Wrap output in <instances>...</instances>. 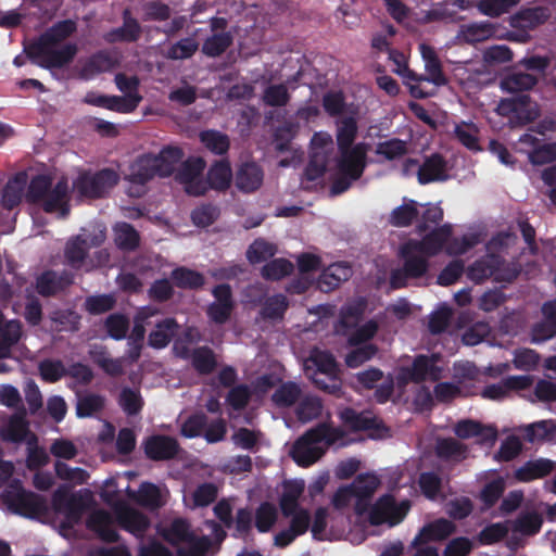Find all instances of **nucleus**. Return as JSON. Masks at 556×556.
<instances>
[{
    "instance_id": "1",
    "label": "nucleus",
    "mask_w": 556,
    "mask_h": 556,
    "mask_svg": "<svg viewBox=\"0 0 556 556\" xmlns=\"http://www.w3.org/2000/svg\"><path fill=\"white\" fill-rule=\"evenodd\" d=\"M357 134V124L353 117H344L338 123L337 142L340 150L339 173L340 177L331 187L333 194L348 190L351 184L357 180L365 167L369 146L357 143L352 147Z\"/></svg>"
},
{
    "instance_id": "2",
    "label": "nucleus",
    "mask_w": 556,
    "mask_h": 556,
    "mask_svg": "<svg viewBox=\"0 0 556 556\" xmlns=\"http://www.w3.org/2000/svg\"><path fill=\"white\" fill-rule=\"evenodd\" d=\"M26 199L63 218L70 213L68 181L62 177L53 185L50 176L38 175L30 180Z\"/></svg>"
},
{
    "instance_id": "3",
    "label": "nucleus",
    "mask_w": 556,
    "mask_h": 556,
    "mask_svg": "<svg viewBox=\"0 0 556 556\" xmlns=\"http://www.w3.org/2000/svg\"><path fill=\"white\" fill-rule=\"evenodd\" d=\"M343 437L344 432L340 428L320 424L306 431L294 442L290 455L296 464L309 466L325 454L327 447L337 443Z\"/></svg>"
},
{
    "instance_id": "4",
    "label": "nucleus",
    "mask_w": 556,
    "mask_h": 556,
    "mask_svg": "<svg viewBox=\"0 0 556 556\" xmlns=\"http://www.w3.org/2000/svg\"><path fill=\"white\" fill-rule=\"evenodd\" d=\"M304 368L314 382L331 394H339L341 383L337 378V364L331 354L314 349L304 363Z\"/></svg>"
},
{
    "instance_id": "5",
    "label": "nucleus",
    "mask_w": 556,
    "mask_h": 556,
    "mask_svg": "<svg viewBox=\"0 0 556 556\" xmlns=\"http://www.w3.org/2000/svg\"><path fill=\"white\" fill-rule=\"evenodd\" d=\"M77 51V45L72 42L53 43L37 41L28 47L27 55L39 66L61 68L74 60Z\"/></svg>"
},
{
    "instance_id": "6",
    "label": "nucleus",
    "mask_w": 556,
    "mask_h": 556,
    "mask_svg": "<svg viewBox=\"0 0 556 556\" xmlns=\"http://www.w3.org/2000/svg\"><path fill=\"white\" fill-rule=\"evenodd\" d=\"M162 534L174 545L184 544L177 549L178 556H204L211 546L208 538H195L190 532L189 523L182 519H176L169 526L164 527Z\"/></svg>"
},
{
    "instance_id": "7",
    "label": "nucleus",
    "mask_w": 556,
    "mask_h": 556,
    "mask_svg": "<svg viewBox=\"0 0 556 556\" xmlns=\"http://www.w3.org/2000/svg\"><path fill=\"white\" fill-rule=\"evenodd\" d=\"M496 112L507 117L513 126L529 124L541 114L539 104L527 94L501 100L496 106Z\"/></svg>"
},
{
    "instance_id": "8",
    "label": "nucleus",
    "mask_w": 556,
    "mask_h": 556,
    "mask_svg": "<svg viewBox=\"0 0 556 556\" xmlns=\"http://www.w3.org/2000/svg\"><path fill=\"white\" fill-rule=\"evenodd\" d=\"M440 357L437 354L418 355L410 367H403L396 376L399 386H405L408 382H422L426 380H439L441 378L442 368L438 366Z\"/></svg>"
},
{
    "instance_id": "9",
    "label": "nucleus",
    "mask_w": 556,
    "mask_h": 556,
    "mask_svg": "<svg viewBox=\"0 0 556 556\" xmlns=\"http://www.w3.org/2000/svg\"><path fill=\"white\" fill-rule=\"evenodd\" d=\"M402 254L405 258L403 269H395L391 274L390 283L392 288H402L406 283V278H418L428 269V262L425 254L418 249H410L409 242L402 248Z\"/></svg>"
},
{
    "instance_id": "10",
    "label": "nucleus",
    "mask_w": 556,
    "mask_h": 556,
    "mask_svg": "<svg viewBox=\"0 0 556 556\" xmlns=\"http://www.w3.org/2000/svg\"><path fill=\"white\" fill-rule=\"evenodd\" d=\"M118 181V175L112 169L97 174H83L74 182V189L87 198H99L112 189Z\"/></svg>"
},
{
    "instance_id": "11",
    "label": "nucleus",
    "mask_w": 556,
    "mask_h": 556,
    "mask_svg": "<svg viewBox=\"0 0 556 556\" xmlns=\"http://www.w3.org/2000/svg\"><path fill=\"white\" fill-rule=\"evenodd\" d=\"M104 240L105 231L102 228L91 235L80 233L72 237L64 248L66 263L74 268H79L88 254L89 248L100 245Z\"/></svg>"
},
{
    "instance_id": "12",
    "label": "nucleus",
    "mask_w": 556,
    "mask_h": 556,
    "mask_svg": "<svg viewBox=\"0 0 556 556\" xmlns=\"http://www.w3.org/2000/svg\"><path fill=\"white\" fill-rule=\"evenodd\" d=\"M410 504L408 501L396 503L390 495H384L372 506L369 515L372 525L388 523L395 526L400 523L408 513Z\"/></svg>"
},
{
    "instance_id": "13",
    "label": "nucleus",
    "mask_w": 556,
    "mask_h": 556,
    "mask_svg": "<svg viewBox=\"0 0 556 556\" xmlns=\"http://www.w3.org/2000/svg\"><path fill=\"white\" fill-rule=\"evenodd\" d=\"M342 422L351 430H368L374 439L390 437V429L378 420L371 413H357L352 408H344L340 412Z\"/></svg>"
},
{
    "instance_id": "14",
    "label": "nucleus",
    "mask_w": 556,
    "mask_h": 556,
    "mask_svg": "<svg viewBox=\"0 0 556 556\" xmlns=\"http://www.w3.org/2000/svg\"><path fill=\"white\" fill-rule=\"evenodd\" d=\"M227 26L228 21L224 17H212L210 20L212 35L202 45V52L205 55L217 58L232 45L233 34L227 30Z\"/></svg>"
},
{
    "instance_id": "15",
    "label": "nucleus",
    "mask_w": 556,
    "mask_h": 556,
    "mask_svg": "<svg viewBox=\"0 0 556 556\" xmlns=\"http://www.w3.org/2000/svg\"><path fill=\"white\" fill-rule=\"evenodd\" d=\"M0 435L3 441L15 444H27L29 441L36 440V434L29 429L24 409L9 417L0 429Z\"/></svg>"
},
{
    "instance_id": "16",
    "label": "nucleus",
    "mask_w": 556,
    "mask_h": 556,
    "mask_svg": "<svg viewBox=\"0 0 556 556\" xmlns=\"http://www.w3.org/2000/svg\"><path fill=\"white\" fill-rule=\"evenodd\" d=\"M205 167V163L200 157L187 160L178 173V179L185 185V190L191 195H202L205 193L207 186L201 178V174Z\"/></svg>"
},
{
    "instance_id": "17",
    "label": "nucleus",
    "mask_w": 556,
    "mask_h": 556,
    "mask_svg": "<svg viewBox=\"0 0 556 556\" xmlns=\"http://www.w3.org/2000/svg\"><path fill=\"white\" fill-rule=\"evenodd\" d=\"M126 493L128 498L151 510L159 509L164 506L168 498V491L166 488L159 486L150 482L141 483L137 491L127 488Z\"/></svg>"
},
{
    "instance_id": "18",
    "label": "nucleus",
    "mask_w": 556,
    "mask_h": 556,
    "mask_svg": "<svg viewBox=\"0 0 556 556\" xmlns=\"http://www.w3.org/2000/svg\"><path fill=\"white\" fill-rule=\"evenodd\" d=\"M52 506L55 511L64 514L70 523L77 522L83 513L81 495L71 494L65 486H61L52 495Z\"/></svg>"
},
{
    "instance_id": "19",
    "label": "nucleus",
    "mask_w": 556,
    "mask_h": 556,
    "mask_svg": "<svg viewBox=\"0 0 556 556\" xmlns=\"http://www.w3.org/2000/svg\"><path fill=\"white\" fill-rule=\"evenodd\" d=\"M114 511L118 525L136 536H142L150 527V521L144 514L124 503L117 504Z\"/></svg>"
},
{
    "instance_id": "20",
    "label": "nucleus",
    "mask_w": 556,
    "mask_h": 556,
    "mask_svg": "<svg viewBox=\"0 0 556 556\" xmlns=\"http://www.w3.org/2000/svg\"><path fill=\"white\" fill-rule=\"evenodd\" d=\"M5 497L9 502H11V505L14 507L15 511L24 516L34 517L41 514L46 509L45 501L40 496L27 492L21 488L14 489L12 498L11 492H8Z\"/></svg>"
},
{
    "instance_id": "21",
    "label": "nucleus",
    "mask_w": 556,
    "mask_h": 556,
    "mask_svg": "<svg viewBox=\"0 0 556 556\" xmlns=\"http://www.w3.org/2000/svg\"><path fill=\"white\" fill-rule=\"evenodd\" d=\"M264 181V170L255 162H245L238 166L235 174V185L238 190L251 193L258 190Z\"/></svg>"
},
{
    "instance_id": "22",
    "label": "nucleus",
    "mask_w": 556,
    "mask_h": 556,
    "mask_svg": "<svg viewBox=\"0 0 556 556\" xmlns=\"http://www.w3.org/2000/svg\"><path fill=\"white\" fill-rule=\"evenodd\" d=\"M455 434L460 439L476 438L478 443L494 444L497 431L492 426H483L478 421L465 419L458 421L454 427Z\"/></svg>"
},
{
    "instance_id": "23",
    "label": "nucleus",
    "mask_w": 556,
    "mask_h": 556,
    "mask_svg": "<svg viewBox=\"0 0 556 556\" xmlns=\"http://www.w3.org/2000/svg\"><path fill=\"white\" fill-rule=\"evenodd\" d=\"M213 294L215 301L208 306L207 314L214 323L224 324L228 320L233 307L231 289L228 285H219L214 288Z\"/></svg>"
},
{
    "instance_id": "24",
    "label": "nucleus",
    "mask_w": 556,
    "mask_h": 556,
    "mask_svg": "<svg viewBox=\"0 0 556 556\" xmlns=\"http://www.w3.org/2000/svg\"><path fill=\"white\" fill-rule=\"evenodd\" d=\"M496 31L497 26L490 22L464 24L457 31L456 41L462 45H476L493 38Z\"/></svg>"
},
{
    "instance_id": "25",
    "label": "nucleus",
    "mask_w": 556,
    "mask_h": 556,
    "mask_svg": "<svg viewBox=\"0 0 556 556\" xmlns=\"http://www.w3.org/2000/svg\"><path fill=\"white\" fill-rule=\"evenodd\" d=\"M451 233V225H444L431 231L421 241H409V248L418 249L428 257L437 255L450 239Z\"/></svg>"
},
{
    "instance_id": "26",
    "label": "nucleus",
    "mask_w": 556,
    "mask_h": 556,
    "mask_svg": "<svg viewBox=\"0 0 556 556\" xmlns=\"http://www.w3.org/2000/svg\"><path fill=\"white\" fill-rule=\"evenodd\" d=\"M379 480L374 475L358 476L351 484L355 495V510L363 514L367 509V502L378 489Z\"/></svg>"
},
{
    "instance_id": "27",
    "label": "nucleus",
    "mask_w": 556,
    "mask_h": 556,
    "mask_svg": "<svg viewBox=\"0 0 556 556\" xmlns=\"http://www.w3.org/2000/svg\"><path fill=\"white\" fill-rule=\"evenodd\" d=\"M144 450L149 458L165 460L173 458L178 453L179 445L174 438L154 435L147 440Z\"/></svg>"
},
{
    "instance_id": "28",
    "label": "nucleus",
    "mask_w": 556,
    "mask_h": 556,
    "mask_svg": "<svg viewBox=\"0 0 556 556\" xmlns=\"http://www.w3.org/2000/svg\"><path fill=\"white\" fill-rule=\"evenodd\" d=\"M353 271L348 263L339 262L328 266L318 279V287L321 291L329 292L342 282L349 280Z\"/></svg>"
},
{
    "instance_id": "29",
    "label": "nucleus",
    "mask_w": 556,
    "mask_h": 556,
    "mask_svg": "<svg viewBox=\"0 0 556 556\" xmlns=\"http://www.w3.org/2000/svg\"><path fill=\"white\" fill-rule=\"evenodd\" d=\"M419 50L425 62L426 76H418L417 80H426L433 83L437 86H443L446 84L441 68V63L438 59L435 51L427 43H421Z\"/></svg>"
},
{
    "instance_id": "30",
    "label": "nucleus",
    "mask_w": 556,
    "mask_h": 556,
    "mask_svg": "<svg viewBox=\"0 0 556 556\" xmlns=\"http://www.w3.org/2000/svg\"><path fill=\"white\" fill-rule=\"evenodd\" d=\"M455 531L453 522L446 519H439L425 526L418 535L413 540V546H419L431 541H442Z\"/></svg>"
},
{
    "instance_id": "31",
    "label": "nucleus",
    "mask_w": 556,
    "mask_h": 556,
    "mask_svg": "<svg viewBox=\"0 0 556 556\" xmlns=\"http://www.w3.org/2000/svg\"><path fill=\"white\" fill-rule=\"evenodd\" d=\"M141 35V26L139 22L131 16L128 9L123 12V25L118 28L112 29L105 34L104 39L108 42L118 41H137Z\"/></svg>"
},
{
    "instance_id": "32",
    "label": "nucleus",
    "mask_w": 556,
    "mask_h": 556,
    "mask_svg": "<svg viewBox=\"0 0 556 556\" xmlns=\"http://www.w3.org/2000/svg\"><path fill=\"white\" fill-rule=\"evenodd\" d=\"M87 523L102 540L109 542L117 541L118 534L115 529V520L110 513L102 509L94 510L89 516Z\"/></svg>"
},
{
    "instance_id": "33",
    "label": "nucleus",
    "mask_w": 556,
    "mask_h": 556,
    "mask_svg": "<svg viewBox=\"0 0 556 556\" xmlns=\"http://www.w3.org/2000/svg\"><path fill=\"white\" fill-rule=\"evenodd\" d=\"M549 15L548 9L543 7L522 9L510 17V25L515 28L533 29L545 23Z\"/></svg>"
},
{
    "instance_id": "34",
    "label": "nucleus",
    "mask_w": 556,
    "mask_h": 556,
    "mask_svg": "<svg viewBox=\"0 0 556 556\" xmlns=\"http://www.w3.org/2000/svg\"><path fill=\"white\" fill-rule=\"evenodd\" d=\"M447 178L446 163L439 154H432L418 167V181L422 185Z\"/></svg>"
},
{
    "instance_id": "35",
    "label": "nucleus",
    "mask_w": 556,
    "mask_h": 556,
    "mask_svg": "<svg viewBox=\"0 0 556 556\" xmlns=\"http://www.w3.org/2000/svg\"><path fill=\"white\" fill-rule=\"evenodd\" d=\"M531 384V379L527 376L509 377L498 383L484 388L482 396L490 400H501L511 390L526 389Z\"/></svg>"
},
{
    "instance_id": "36",
    "label": "nucleus",
    "mask_w": 556,
    "mask_h": 556,
    "mask_svg": "<svg viewBox=\"0 0 556 556\" xmlns=\"http://www.w3.org/2000/svg\"><path fill=\"white\" fill-rule=\"evenodd\" d=\"M73 282V277L70 274H56L54 271H47L37 279V291L43 296L54 295L62 291Z\"/></svg>"
},
{
    "instance_id": "37",
    "label": "nucleus",
    "mask_w": 556,
    "mask_h": 556,
    "mask_svg": "<svg viewBox=\"0 0 556 556\" xmlns=\"http://www.w3.org/2000/svg\"><path fill=\"white\" fill-rule=\"evenodd\" d=\"M91 361L110 376H121L124 372V358H113L106 349L92 345L89 350Z\"/></svg>"
},
{
    "instance_id": "38",
    "label": "nucleus",
    "mask_w": 556,
    "mask_h": 556,
    "mask_svg": "<svg viewBox=\"0 0 556 556\" xmlns=\"http://www.w3.org/2000/svg\"><path fill=\"white\" fill-rule=\"evenodd\" d=\"M555 463L549 459L530 460L516 470L515 477L521 482H529L546 477L553 471Z\"/></svg>"
},
{
    "instance_id": "39",
    "label": "nucleus",
    "mask_w": 556,
    "mask_h": 556,
    "mask_svg": "<svg viewBox=\"0 0 556 556\" xmlns=\"http://www.w3.org/2000/svg\"><path fill=\"white\" fill-rule=\"evenodd\" d=\"M178 329L174 318H164L154 323V327L149 333V345L154 349L165 348Z\"/></svg>"
},
{
    "instance_id": "40",
    "label": "nucleus",
    "mask_w": 556,
    "mask_h": 556,
    "mask_svg": "<svg viewBox=\"0 0 556 556\" xmlns=\"http://www.w3.org/2000/svg\"><path fill=\"white\" fill-rule=\"evenodd\" d=\"M184 152L177 147H167L157 155H152L155 161V169L159 176H169L176 166L181 162Z\"/></svg>"
},
{
    "instance_id": "41",
    "label": "nucleus",
    "mask_w": 556,
    "mask_h": 556,
    "mask_svg": "<svg viewBox=\"0 0 556 556\" xmlns=\"http://www.w3.org/2000/svg\"><path fill=\"white\" fill-rule=\"evenodd\" d=\"M154 163L155 161L152 160L150 154L139 157L129 167L128 180L138 185L146 184L157 175Z\"/></svg>"
},
{
    "instance_id": "42",
    "label": "nucleus",
    "mask_w": 556,
    "mask_h": 556,
    "mask_svg": "<svg viewBox=\"0 0 556 556\" xmlns=\"http://www.w3.org/2000/svg\"><path fill=\"white\" fill-rule=\"evenodd\" d=\"M453 137L466 148L478 151L480 150L479 127L472 122H460L454 125Z\"/></svg>"
},
{
    "instance_id": "43",
    "label": "nucleus",
    "mask_w": 556,
    "mask_h": 556,
    "mask_svg": "<svg viewBox=\"0 0 556 556\" xmlns=\"http://www.w3.org/2000/svg\"><path fill=\"white\" fill-rule=\"evenodd\" d=\"M303 481H289L283 484V492L280 498V508L287 517L294 514L298 509V500L304 491Z\"/></svg>"
},
{
    "instance_id": "44",
    "label": "nucleus",
    "mask_w": 556,
    "mask_h": 556,
    "mask_svg": "<svg viewBox=\"0 0 556 556\" xmlns=\"http://www.w3.org/2000/svg\"><path fill=\"white\" fill-rule=\"evenodd\" d=\"M116 61L106 53H98L85 62L80 70V76L89 79L104 72L113 70Z\"/></svg>"
},
{
    "instance_id": "45",
    "label": "nucleus",
    "mask_w": 556,
    "mask_h": 556,
    "mask_svg": "<svg viewBox=\"0 0 556 556\" xmlns=\"http://www.w3.org/2000/svg\"><path fill=\"white\" fill-rule=\"evenodd\" d=\"M115 244L125 251H131L138 248L140 243V236L138 231L128 223H117L114 228Z\"/></svg>"
},
{
    "instance_id": "46",
    "label": "nucleus",
    "mask_w": 556,
    "mask_h": 556,
    "mask_svg": "<svg viewBox=\"0 0 556 556\" xmlns=\"http://www.w3.org/2000/svg\"><path fill=\"white\" fill-rule=\"evenodd\" d=\"M200 140L208 151L217 155L225 154L230 147L229 136L215 129L201 131Z\"/></svg>"
},
{
    "instance_id": "47",
    "label": "nucleus",
    "mask_w": 556,
    "mask_h": 556,
    "mask_svg": "<svg viewBox=\"0 0 556 556\" xmlns=\"http://www.w3.org/2000/svg\"><path fill=\"white\" fill-rule=\"evenodd\" d=\"M3 316L0 313V358L10 354V349L21 337L20 323L11 320L2 325Z\"/></svg>"
},
{
    "instance_id": "48",
    "label": "nucleus",
    "mask_w": 556,
    "mask_h": 556,
    "mask_svg": "<svg viewBox=\"0 0 556 556\" xmlns=\"http://www.w3.org/2000/svg\"><path fill=\"white\" fill-rule=\"evenodd\" d=\"M54 471L59 479L68 482L72 486L85 484L90 478L87 470L79 467H71L61 460L54 463Z\"/></svg>"
},
{
    "instance_id": "49",
    "label": "nucleus",
    "mask_w": 556,
    "mask_h": 556,
    "mask_svg": "<svg viewBox=\"0 0 556 556\" xmlns=\"http://www.w3.org/2000/svg\"><path fill=\"white\" fill-rule=\"evenodd\" d=\"M232 172L227 161L216 162L208 170L207 181L216 190H225L230 186Z\"/></svg>"
},
{
    "instance_id": "50",
    "label": "nucleus",
    "mask_w": 556,
    "mask_h": 556,
    "mask_svg": "<svg viewBox=\"0 0 556 556\" xmlns=\"http://www.w3.org/2000/svg\"><path fill=\"white\" fill-rule=\"evenodd\" d=\"M538 79L528 73H513L501 81V88L507 92H520L533 88Z\"/></svg>"
},
{
    "instance_id": "51",
    "label": "nucleus",
    "mask_w": 556,
    "mask_h": 556,
    "mask_svg": "<svg viewBox=\"0 0 556 556\" xmlns=\"http://www.w3.org/2000/svg\"><path fill=\"white\" fill-rule=\"evenodd\" d=\"M497 255L490 254L475 262L467 270V276L475 282H481L494 275V266L497 265Z\"/></svg>"
},
{
    "instance_id": "52",
    "label": "nucleus",
    "mask_w": 556,
    "mask_h": 556,
    "mask_svg": "<svg viewBox=\"0 0 556 556\" xmlns=\"http://www.w3.org/2000/svg\"><path fill=\"white\" fill-rule=\"evenodd\" d=\"M525 439L531 443L546 440L556 432V425L553 420H541L521 428Z\"/></svg>"
},
{
    "instance_id": "53",
    "label": "nucleus",
    "mask_w": 556,
    "mask_h": 556,
    "mask_svg": "<svg viewBox=\"0 0 556 556\" xmlns=\"http://www.w3.org/2000/svg\"><path fill=\"white\" fill-rule=\"evenodd\" d=\"M118 404L127 415H137L143 406V399L138 388H122Z\"/></svg>"
},
{
    "instance_id": "54",
    "label": "nucleus",
    "mask_w": 556,
    "mask_h": 556,
    "mask_svg": "<svg viewBox=\"0 0 556 556\" xmlns=\"http://www.w3.org/2000/svg\"><path fill=\"white\" fill-rule=\"evenodd\" d=\"M76 23L72 20H65L56 23L49 28L38 41L64 43L63 41L76 31Z\"/></svg>"
},
{
    "instance_id": "55",
    "label": "nucleus",
    "mask_w": 556,
    "mask_h": 556,
    "mask_svg": "<svg viewBox=\"0 0 556 556\" xmlns=\"http://www.w3.org/2000/svg\"><path fill=\"white\" fill-rule=\"evenodd\" d=\"M26 179L24 176H17L8 181L2 194L3 206L11 210L16 206L23 197Z\"/></svg>"
},
{
    "instance_id": "56",
    "label": "nucleus",
    "mask_w": 556,
    "mask_h": 556,
    "mask_svg": "<svg viewBox=\"0 0 556 556\" xmlns=\"http://www.w3.org/2000/svg\"><path fill=\"white\" fill-rule=\"evenodd\" d=\"M172 279L174 283L179 288H200L204 283V277L199 271L179 267L172 271Z\"/></svg>"
},
{
    "instance_id": "57",
    "label": "nucleus",
    "mask_w": 556,
    "mask_h": 556,
    "mask_svg": "<svg viewBox=\"0 0 556 556\" xmlns=\"http://www.w3.org/2000/svg\"><path fill=\"white\" fill-rule=\"evenodd\" d=\"M52 329L55 331L74 332L79 329L80 317L72 311H56L50 316Z\"/></svg>"
},
{
    "instance_id": "58",
    "label": "nucleus",
    "mask_w": 556,
    "mask_h": 556,
    "mask_svg": "<svg viewBox=\"0 0 556 556\" xmlns=\"http://www.w3.org/2000/svg\"><path fill=\"white\" fill-rule=\"evenodd\" d=\"M543 523V518L535 511L520 515L513 522V530L523 535H532L539 532Z\"/></svg>"
},
{
    "instance_id": "59",
    "label": "nucleus",
    "mask_w": 556,
    "mask_h": 556,
    "mask_svg": "<svg viewBox=\"0 0 556 556\" xmlns=\"http://www.w3.org/2000/svg\"><path fill=\"white\" fill-rule=\"evenodd\" d=\"M199 49V42L192 38H182L172 45L165 53L170 60H185L191 58Z\"/></svg>"
},
{
    "instance_id": "60",
    "label": "nucleus",
    "mask_w": 556,
    "mask_h": 556,
    "mask_svg": "<svg viewBox=\"0 0 556 556\" xmlns=\"http://www.w3.org/2000/svg\"><path fill=\"white\" fill-rule=\"evenodd\" d=\"M277 252L275 244L264 240H255L247 251V258L251 264H257L274 256Z\"/></svg>"
},
{
    "instance_id": "61",
    "label": "nucleus",
    "mask_w": 556,
    "mask_h": 556,
    "mask_svg": "<svg viewBox=\"0 0 556 556\" xmlns=\"http://www.w3.org/2000/svg\"><path fill=\"white\" fill-rule=\"evenodd\" d=\"M263 102L268 106H285L290 100L288 86L286 84H273L264 89Z\"/></svg>"
},
{
    "instance_id": "62",
    "label": "nucleus",
    "mask_w": 556,
    "mask_h": 556,
    "mask_svg": "<svg viewBox=\"0 0 556 556\" xmlns=\"http://www.w3.org/2000/svg\"><path fill=\"white\" fill-rule=\"evenodd\" d=\"M288 307V302L285 295L276 294L267 298L262 305L260 312L264 319H280Z\"/></svg>"
},
{
    "instance_id": "63",
    "label": "nucleus",
    "mask_w": 556,
    "mask_h": 556,
    "mask_svg": "<svg viewBox=\"0 0 556 556\" xmlns=\"http://www.w3.org/2000/svg\"><path fill=\"white\" fill-rule=\"evenodd\" d=\"M323 410V404L316 396L307 395L304 396L298 408L296 415L302 422L311 421L320 416Z\"/></svg>"
},
{
    "instance_id": "64",
    "label": "nucleus",
    "mask_w": 556,
    "mask_h": 556,
    "mask_svg": "<svg viewBox=\"0 0 556 556\" xmlns=\"http://www.w3.org/2000/svg\"><path fill=\"white\" fill-rule=\"evenodd\" d=\"M513 52L504 45L485 48L482 51V60L485 66H496L511 61Z\"/></svg>"
}]
</instances>
